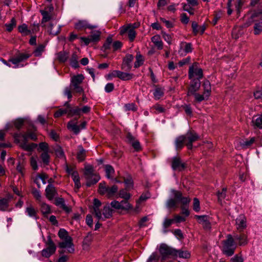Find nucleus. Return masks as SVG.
<instances>
[{"label":"nucleus","instance_id":"6","mask_svg":"<svg viewBox=\"0 0 262 262\" xmlns=\"http://www.w3.org/2000/svg\"><path fill=\"white\" fill-rule=\"evenodd\" d=\"M198 63L194 62L189 68L188 77L189 79H199L200 80L203 77L202 69L198 67Z\"/></svg>","mask_w":262,"mask_h":262},{"label":"nucleus","instance_id":"4","mask_svg":"<svg viewBox=\"0 0 262 262\" xmlns=\"http://www.w3.org/2000/svg\"><path fill=\"white\" fill-rule=\"evenodd\" d=\"M43 241L46 248L41 251V255L44 257L49 258L55 253L56 246L52 240L50 235H48L47 239H44Z\"/></svg>","mask_w":262,"mask_h":262},{"label":"nucleus","instance_id":"28","mask_svg":"<svg viewBox=\"0 0 262 262\" xmlns=\"http://www.w3.org/2000/svg\"><path fill=\"white\" fill-rule=\"evenodd\" d=\"M27 214L30 217L37 220L38 219L37 210H36L31 205L28 206L25 211Z\"/></svg>","mask_w":262,"mask_h":262},{"label":"nucleus","instance_id":"38","mask_svg":"<svg viewBox=\"0 0 262 262\" xmlns=\"http://www.w3.org/2000/svg\"><path fill=\"white\" fill-rule=\"evenodd\" d=\"M105 171L106 173V177L108 179H112L113 174L115 173L114 168L110 165H106L105 166Z\"/></svg>","mask_w":262,"mask_h":262},{"label":"nucleus","instance_id":"54","mask_svg":"<svg viewBox=\"0 0 262 262\" xmlns=\"http://www.w3.org/2000/svg\"><path fill=\"white\" fill-rule=\"evenodd\" d=\"M8 207V200L3 198L0 200V210L5 211Z\"/></svg>","mask_w":262,"mask_h":262},{"label":"nucleus","instance_id":"33","mask_svg":"<svg viewBox=\"0 0 262 262\" xmlns=\"http://www.w3.org/2000/svg\"><path fill=\"white\" fill-rule=\"evenodd\" d=\"M86 157V150L81 145L78 146V151L77 153V159L79 162H82Z\"/></svg>","mask_w":262,"mask_h":262},{"label":"nucleus","instance_id":"25","mask_svg":"<svg viewBox=\"0 0 262 262\" xmlns=\"http://www.w3.org/2000/svg\"><path fill=\"white\" fill-rule=\"evenodd\" d=\"M54 204L67 212H70L71 211L70 207L66 205L64 200L62 198H56Z\"/></svg>","mask_w":262,"mask_h":262},{"label":"nucleus","instance_id":"14","mask_svg":"<svg viewBox=\"0 0 262 262\" xmlns=\"http://www.w3.org/2000/svg\"><path fill=\"white\" fill-rule=\"evenodd\" d=\"M194 217L198 220L199 224L202 225L204 229L209 230L211 229V224L209 220V217L206 215H195Z\"/></svg>","mask_w":262,"mask_h":262},{"label":"nucleus","instance_id":"41","mask_svg":"<svg viewBox=\"0 0 262 262\" xmlns=\"http://www.w3.org/2000/svg\"><path fill=\"white\" fill-rule=\"evenodd\" d=\"M54 26V25L52 23H50L48 31L49 32V33L50 34L55 36V35H58L60 33V32L61 31V26H58L56 29L54 30L53 29Z\"/></svg>","mask_w":262,"mask_h":262},{"label":"nucleus","instance_id":"3","mask_svg":"<svg viewBox=\"0 0 262 262\" xmlns=\"http://www.w3.org/2000/svg\"><path fill=\"white\" fill-rule=\"evenodd\" d=\"M236 248L234 238L230 234H228L227 239L223 242L222 252L227 256H231L234 253Z\"/></svg>","mask_w":262,"mask_h":262},{"label":"nucleus","instance_id":"36","mask_svg":"<svg viewBox=\"0 0 262 262\" xmlns=\"http://www.w3.org/2000/svg\"><path fill=\"white\" fill-rule=\"evenodd\" d=\"M203 86L204 88V93L206 95V96H210L211 94V84L209 80H206L204 81L203 84Z\"/></svg>","mask_w":262,"mask_h":262},{"label":"nucleus","instance_id":"21","mask_svg":"<svg viewBox=\"0 0 262 262\" xmlns=\"http://www.w3.org/2000/svg\"><path fill=\"white\" fill-rule=\"evenodd\" d=\"M53 7L50 6L49 8V11L45 10H40V13L42 16L41 19V24L49 21L52 18V15L51 12L53 11Z\"/></svg>","mask_w":262,"mask_h":262},{"label":"nucleus","instance_id":"30","mask_svg":"<svg viewBox=\"0 0 262 262\" xmlns=\"http://www.w3.org/2000/svg\"><path fill=\"white\" fill-rule=\"evenodd\" d=\"M151 40L152 42L157 47L158 49H162L163 43L160 35H154L151 37Z\"/></svg>","mask_w":262,"mask_h":262},{"label":"nucleus","instance_id":"26","mask_svg":"<svg viewBox=\"0 0 262 262\" xmlns=\"http://www.w3.org/2000/svg\"><path fill=\"white\" fill-rule=\"evenodd\" d=\"M93 239V234L91 232L88 233L87 235L84 237L82 242V248L83 250H88L89 249Z\"/></svg>","mask_w":262,"mask_h":262},{"label":"nucleus","instance_id":"58","mask_svg":"<svg viewBox=\"0 0 262 262\" xmlns=\"http://www.w3.org/2000/svg\"><path fill=\"white\" fill-rule=\"evenodd\" d=\"M245 3V0H237L236 3L235 4V7L238 13L241 12V9Z\"/></svg>","mask_w":262,"mask_h":262},{"label":"nucleus","instance_id":"19","mask_svg":"<svg viewBox=\"0 0 262 262\" xmlns=\"http://www.w3.org/2000/svg\"><path fill=\"white\" fill-rule=\"evenodd\" d=\"M95 27L89 24L86 20H79L75 23V28L78 30H81L86 28L92 29Z\"/></svg>","mask_w":262,"mask_h":262},{"label":"nucleus","instance_id":"11","mask_svg":"<svg viewBox=\"0 0 262 262\" xmlns=\"http://www.w3.org/2000/svg\"><path fill=\"white\" fill-rule=\"evenodd\" d=\"M126 33L127 34L130 41H133L136 36V32L134 28H131V25L123 26L120 28V34L121 35L123 36Z\"/></svg>","mask_w":262,"mask_h":262},{"label":"nucleus","instance_id":"22","mask_svg":"<svg viewBox=\"0 0 262 262\" xmlns=\"http://www.w3.org/2000/svg\"><path fill=\"white\" fill-rule=\"evenodd\" d=\"M101 205V203L98 199L96 198L94 199L93 213L95 214V216L98 219H100L102 217V214L99 209Z\"/></svg>","mask_w":262,"mask_h":262},{"label":"nucleus","instance_id":"48","mask_svg":"<svg viewBox=\"0 0 262 262\" xmlns=\"http://www.w3.org/2000/svg\"><path fill=\"white\" fill-rule=\"evenodd\" d=\"M40 158L45 165H49L50 163V156L48 152H43L40 155Z\"/></svg>","mask_w":262,"mask_h":262},{"label":"nucleus","instance_id":"44","mask_svg":"<svg viewBox=\"0 0 262 262\" xmlns=\"http://www.w3.org/2000/svg\"><path fill=\"white\" fill-rule=\"evenodd\" d=\"M136 61L134 63V67L135 68H138L143 64L144 60L143 56L140 53L136 55Z\"/></svg>","mask_w":262,"mask_h":262},{"label":"nucleus","instance_id":"37","mask_svg":"<svg viewBox=\"0 0 262 262\" xmlns=\"http://www.w3.org/2000/svg\"><path fill=\"white\" fill-rule=\"evenodd\" d=\"M234 238L238 241V244L239 246H244L248 243L247 236L244 234L235 236Z\"/></svg>","mask_w":262,"mask_h":262},{"label":"nucleus","instance_id":"29","mask_svg":"<svg viewBox=\"0 0 262 262\" xmlns=\"http://www.w3.org/2000/svg\"><path fill=\"white\" fill-rule=\"evenodd\" d=\"M113 210L108 206H105L103 207L102 217L98 220H105L106 219L111 217L112 215Z\"/></svg>","mask_w":262,"mask_h":262},{"label":"nucleus","instance_id":"8","mask_svg":"<svg viewBox=\"0 0 262 262\" xmlns=\"http://www.w3.org/2000/svg\"><path fill=\"white\" fill-rule=\"evenodd\" d=\"M77 119L71 120L67 124L68 128L72 131L76 135L78 134L81 129H84L86 125V122L83 121L80 125H78L77 124Z\"/></svg>","mask_w":262,"mask_h":262},{"label":"nucleus","instance_id":"63","mask_svg":"<svg viewBox=\"0 0 262 262\" xmlns=\"http://www.w3.org/2000/svg\"><path fill=\"white\" fill-rule=\"evenodd\" d=\"M24 120L22 118H18L14 121V125L17 129H20L24 125Z\"/></svg>","mask_w":262,"mask_h":262},{"label":"nucleus","instance_id":"12","mask_svg":"<svg viewBox=\"0 0 262 262\" xmlns=\"http://www.w3.org/2000/svg\"><path fill=\"white\" fill-rule=\"evenodd\" d=\"M236 229L239 231H243L247 227V219L244 214L239 215L235 220Z\"/></svg>","mask_w":262,"mask_h":262},{"label":"nucleus","instance_id":"27","mask_svg":"<svg viewBox=\"0 0 262 262\" xmlns=\"http://www.w3.org/2000/svg\"><path fill=\"white\" fill-rule=\"evenodd\" d=\"M192 29L193 33L195 35L199 33L201 34H203L206 29V26L204 25L199 26L196 22L193 21L192 23Z\"/></svg>","mask_w":262,"mask_h":262},{"label":"nucleus","instance_id":"53","mask_svg":"<svg viewBox=\"0 0 262 262\" xmlns=\"http://www.w3.org/2000/svg\"><path fill=\"white\" fill-rule=\"evenodd\" d=\"M58 235L61 239H66L69 237H71L69 235L68 232L64 229H59Z\"/></svg>","mask_w":262,"mask_h":262},{"label":"nucleus","instance_id":"59","mask_svg":"<svg viewBox=\"0 0 262 262\" xmlns=\"http://www.w3.org/2000/svg\"><path fill=\"white\" fill-rule=\"evenodd\" d=\"M262 32V22L255 23L254 26V33L258 35Z\"/></svg>","mask_w":262,"mask_h":262},{"label":"nucleus","instance_id":"43","mask_svg":"<svg viewBox=\"0 0 262 262\" xmlns=\"http://www.w3.org/2000/svg\"><path fill=\"white\" fill-rule=\"evenodd\" d=\"M16 26V21L14 17H13L10 21V23H7L5 25V26L6 27V30L10 32L12 31L13 28L15 27Z\"/></svg>","mask_w":262,"mask_h":262},{"label":"nucleus","instance_id":"64","mask_svg":"<svg viewBox=\"0 0 262 262\" xmlns=\"http://www.w3.org/2000/svg\"><path fill=\"white\" fill-rule=\"evenodd\" d=\"M31 56L30 54L21 53L17 55L16 57L20 62L25 60Z\"/></svg>","mask_w":262,"mask_h":262},{"label":"nucleus","instance_id":"51","mask_svg":"<svg viewBox=\"0 0 262 262\" xmlns=\"http://www.w3.org/2000/svg\"><path fill=\"white\" fill-rule=\"evenodd\" d=\"M121 208L122 210H128L132 208V206L128 203V200H122L120 202Z\"/></svg>","mask_w":262,"mask_h":262},{"label":"nucleus","instance_id":"52","mask_svg":"<svg viewBox=\"0 0 262 262\" xmlns=\"http://www.w3.org/2000/svg\"><path fill=\"white\" fill-rule=\"evenodd\" d=\"M226 192H227V188H223L222 189V191H218L216 193V194L218 197L219 202H221L223 200H224L226 196Z\"/></svg>","mask_w":262,"mask_h":262},{"label":"nucleus","instance_id":"18","mask_svg":"<svg viewBox=\"0 0 262 262\" xmlns=\"http://www.w3.org/2000/svg\"><path fill=\"white\" fill-rule=\"evenodd\" d=\"M57 194V192L54 185L51 184H48L45 189L46 198L49 200H52Z\"/></svg>","mask_w":262,"mask_h":262},{"label":"nucleus","instance_id":"42","mask_svg":"<svg viewBox=\"0 0 262 262\" xmlns=\"http://www.w3.org/2000/svg\"><path fill=\"white\" fill-rule=\"evenodd\" d=\"M192 95H193L195 99V101L198 103H200L202 102L203 100H207L209 98V96H206V94H204L203 93V94L201 95L199 93H195L194 94H193Z\"/></svg>","mask_w":262,"mask_h":262},{"label":"nucleus","instance_id":"47","mask_svg":"<svg viewBox=\"0 0 262 262\" xmlns=\"http://www.w3.org/2000/svg\"><path fill=\"white\" fill-rule=\"evenodd\" d=\"M101 32L99 31H94L91 32L90 37L93 42L98 41L100 39Z\"/></svg>","mask_w":262,"mask_h":262},{"label":"nucleus","instance_id":"9","mask_svg":"<svg viewBox=\"0 0 262 262\" xmlns=\"http://www.w3.org/2000/svg\"><path fill=\"white\" fill-rule=\"evenodd\" d=\"M171 167L173 170L182 171L186 168V164L178 156L172 157L170 160Z\"/></svg>","mask_w":262,"mask_h":262},{"label":"nucleus","instance_id":"55","mask_svg":"<svg viewBox=\"0 0 262 262\" xmlns=\"http://www.w3.org/2000/svg\"><path fill=\"white\" fill-rule=\"evenodd\" d=\"M124 182L125 184L126 188L130 190L133 188V181L131 177H127L124 179Z\"/></svg>","mask_w":262,"mask_h":262},{"label":"nucleus","instance_id":"16","mask_svg":"<svg viewBox=\"0 0 262 262\" xmlns=\"http://www.w3.org/2000/svg\"><path fill=\"white\" fill-rule=\"evenodd\" d=\"M134 56L132 54H127L123 59L121 69L124 71H130L132 68V62Z\"/></svg>","mask_w":262,"mask_h":262},{"label":"nucleus","instance_id":"40","mask_svg":"<svg viewBox=\"0 0 262 262\" xmlns=\"http://www.w3.org/2000/svg\"><path fill=\"white\" fill-rule=\"evenodd\" d=\"M80 108L78 106H76L75 107H71L69 110H68V116L69 117H73L74 116H80Z\"/></svg>","mask_w":262,"mask_h":262},{"label":"nucleus","instance_id":"10","mask_svg":"<svg viewBox=\"0 0 262 262\" xmlns=\"http://www.w3.org/2000/svg\"><path fill=\"white\" fill-rule=\"evenodd\" d=\"M186 141V145L189 149L192 148L193 142L197 141L199 139V136L194 131L188 132L184 135Z\"/></svg>","mask_w":262,"mask_h":262},{"label":"nucleus","instance_id":"56","mask_svg":"<svg viewBox=\"0 0 262 262\" xmlns=\"http://www.w3.org/2000/svg\"><path fill=\"white\" fill-rule=\"evenodd\" d=\"M254 125L260 129L262 128V115L258 116L256 119L252 120Z\"/></svg>","mask_w":262,"mask_h":262},{"label":"nucleus","instance_id":"45","mask_svg":"<svg viewBox=\"0 0 262 262\" xmlns=\"http://www.w3.org/2000/svg\"><path fill=\"white\" fill-rule=\"evenodd\" d=\"M68 57V54L64 51H61L57 54V58L61 62H65Z\"/></svg>","mask_w":262,"mask_h":262},{"label":"nucleus","instance_id":"1","mask_svg":"<svg viewBox=\"0 0 262 262\" xmlns=\"http://www.w3.org/2000/svg\"><path fill=\"white\" fill-rule=\"evenodd\" d=\"M14 141L16 143H19V146L26 151H31L35 149L37 145L32 143L27 144L28 138L33 141H36L37 136L34 133L31 132L27 134H21V133H15L13 135Z\"/></svg>","mask_w":262,"mask_h":262},{"label":"nucleus","instance_id":"35","mask_svg":"<svg viewBox=\"0 0 262 262\" xmlns=\"http://www.w3.org/2000/svg\"><path fill=\"white\" fill-rule=\"evenodd\" d=\"M118 188L117 185H113L111 187H108L106 193V196L108 198L113 197L115 193L117 192Z\"/></svg>","mask_w":262,"mask_h":262},{"label":"nucleus","instance_id":"13","mask_svg":"<svg viewBox=\"0 0 262 262\" xmlns=\"http://www.w3.org/2000/svg\"><path fill=\"white\" fill-rule=\"evenodd\" d=\"M174 198L177 199L178 202H180L182 204V206H186V205L189 204L190 202V199L189 197H183L182 193L181 191L176 190H172Z\"/></svg>","mask_w":262,"mask_h":262},{"label":"nucleus","instance_id":"2","mask_svg":"<svg viewBox=\"0 0 262 262\" xmlns=\"http://www.w3.org/2000/svg\"><path fill=\"white\" fill-rule=\"evenodd\" d=\"M84 176L86 180V185L87 187H91L96 184L100 179V176L94 172L93 166L89 165L85 167Z\"/></svg>","mask_w":262,"mask_h":262},{"label":"nucleus","instance_id":"20","mask_svg":"<svg viewBox=\"0 0 262 262\" xmlns=\"http://www.w3.org/2000/svg\"><path fill=\"white\" fill-rule=\"evenodd\" d=\"M192 51V47L191 43H188L186 42H181L180 43V49L179 50V53L182 55H183L182 52H184L185 54L191 53Z\"/></svg>","mask_w":262,"mask_h":262},{"label":"nucleus","instance_id":"60","mask_svg":"<svg viewBox=\"0 0 262 262\" xmlns=\"http://www.w3.org/2000/svg\"><path fill=\"white\" fill-rule=\"evenodd\" d=\"M54 151H55V153L57 157L60 158H64V152L60 146H56L54 148Z\"/></svg>","mask_w":262,"mask_h":262},{"label":"nucleus","instance_id":"34","mask_svg":"<svg viewBox=\"0 0 262 262\" xmlns=\"http://www.w3.org/2000/svg\"><path fill=\"white\" fill-rule=\"evenodd\" d=\"M119 74V78L122 80L126 81L132 79L134 75L132 73H125L120 71L118 72Z\"/></svg>","mask_w":262,"mask_h":262},{"label":"nucleus","instance_id":"32","mask_svg":"<svg viewBox=\"0 0 262 262\" xmlns=\"http://www.w3.org/2000/svg\"><path fill=\"white\" fill-rule=\"evenodd\" d=\"M176 253L174 254V257H179L182 258H189L190 257V253L187 250H175Z\"/></svg>","mask_w":262,"mask_h":262},{"label":"nucleus","instance_id":"5","mask_svg":"<svg viewBox=\"0 0 262 262\" xmlns=\"http://www.w3.org/2000/svg\"><path fill=\"white\" fill-rule=\"evenodd\" d=\"M82 74H78L71 77L70 87L76 93H83L84 90L80 86L84 79Z\"/></svg>","mask_w":262,"mask_h":262},{"label":"nucleus","instance_id":"57","mask_svg":"<svg viewBox=\"0 0 262 262\" xmlns=\"http://www.w3.org/2000/svg\"><path fill=\"white\" fill-rule=\"evenodd\" d=\"M119 197L124 200H129L130 198V194L125 189H121L119 192Z\"/></svg>","mask_w":262,"mask_h":262},{"label":"nucleus","instance_id":"7","mask_svg":"<svg viewBox=\"0 0 262 262\" xmlns=\"http://www.w3.org/2000/svg\"><path fill=\"white\" fill-rule=\"evenodd\" d=\"M159 252L162 256V260L163 261L167 258L174 257V254L176 253L175 249L165 244H162L160 245Z\"/></svg>","mask_w":262,"mask_h":262},{"label":"nucleus","instance_id":"49","mask_svg":"<svg viewBox=\"0 0 262 262\" xmlns=\"http://www.w3.org/2000/svg\"><path fill=\"white\" fill-rule=\"evenodd\" d=\"M255 140L254 137L251 138L249 140H246L242 142L241 144V146L243 147V148H247L253 144V143L255 142Z\"/></svg>","mask_w":262,"mask_h":262},{"label":"nucleus","instance_id":"24","mask_svg":"<svg viewBox=\"0 0 262 262\" xmlns=\"http://www.w3.org/2000/svg\"><path fill=\"white\" fill-rule=\"evenodd\" d=\"M155 90L153 91L154 99L156 100H159L164 95L165 89L159 85H154Z\"/></svg>","mask_w":262,"mask_h":262},{"label":"nucleus","instance_id":"62","mask_svg":"<svg viewBox=\"0 0 262 262\" xmlns=\"http://www.w3.org/2000/svg\"><path fill=\"white\" fill-rule=\"evenodd\" d=\"M108 187L105 186V183H100L99 184L98 192L101 195L106 194Z\"/></svg>","mask_w":262,"mask_h":262},{"label":"nucleus","instance_id":"15","mask_svg":"<svg viewBox=\"0 0 262 262\" xmlns=\"http://www.w3.org/2000/svg\"><path fill=\"white\" fill-rule=\"evenodd\" d=\"M188 88L187 95L191 96L199 91L201 86V82L199 79H191Z\"/></svg>","mask_w":262,"mask_h":262},{"label":"nucleus","instance_id":"31","mask_svg":"<svg viewBox=\"0 0 262 262\" xmlns=\"http://www.w3.org/2000/svg\"><path fill=\"white\" fill-rule=\"evenodd\" d=\"M184 144L186 145V141L185 140L184 135L180 136L176 138L175 141V145L177 149H182L183 147Z\"/></svg>","mask_w":262,"mask_h":262},{"label":"nucleus","instance_id":"50","mask_svg":"<svg viewBox=\"0 0 262 262\" xmlns=\"http://www.w3.org/2000/svg\"><path fill=\"white\" fill-rule=\"evenodd\" d=\"M45 46L43 45H39L33 52L34 56L38 57L41 56L42 53L45 50Z\"/></svg>","mask_w":262,"mask_h":262},{"label":"nucleus","instance_id":"61","mask_svg":"<svg viewBox=\"0 0 262 262\" xmlns=\"http://www.w3.org/2000/svg\"><path fill=\"white\" fill-rule=\"evenodd\" d=\"M124 107L125 111H132L135 112L137 110V107L134 103L125 104Z\"/></svg>","mask_w":262,"mask_h":262},{"label":"nucleus","instance_id":"23","mask_svg":"<svg viewBox=\"0 0 262 262\" xmlns=\"http://www.w3.org/2000/svg\"><path fill=\"white\" fill-rule=\"evenodd\" d=\"M64 241L59 243L58 246L60 248H69L71 249L69 250L70 253H73L74 251V249L72 247L73 244L72 243V237H69L68 239H63Z\"/></svg>","mask_w":262,"mask_h":262},{"label":"nucleus","instance_id":"39","mask_svg":"<svg viewBox=\"0 0 262 262\" xmlns=\"http://www.w3.org/2000/svg\"><path fill=\"white\" fill-rule=\"evenodd\" d=\"M70 60V65L72 67L74 68H77L78 67H79V63L78 62V56L76 52H74L72 54Z\"/></svg>","mask_w":262,"mask_h":262},{"label":"nucleus","instance_id":"17","mask_svg":"<svg viewBox=\"0 0 262 262\" xmlns=\"http://www.w3.org/2000/svg\"><path fill=\"white\" fill-rule=\"evenodd\" d=\"M126 139L128 142L130 144L132 147L137 151L141 149V147L139 141L137 140L130 133H128L126 135Z\"/></svg>","mask_w":262,"mask_h":262},{"label":"nucleus","instance_id":"46","mask_svg":"<svg viewBox=\"0 0 262 262\" xmlns=\"http://www.w3.org/2000/svg\"><path fill=\"white\" fill-rule=\"evenodd\" d=\"M40 210L44 216L50 213L51 212L50 206L46 203L41 204Z\"/></svg>","mask_w":262,"mask_h":262}]
</instances>
